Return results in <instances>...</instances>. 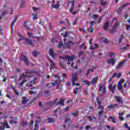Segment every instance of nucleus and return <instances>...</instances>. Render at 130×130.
Wrapping results in <instances>:
<instances>
[{"instance_id": "1", "label": "nucleus", "mask_w": 130, "mask_h": 130, "mask_svg": "<svg viewBox=\"0 0 130 130\" xmlns=\"http://www.w3.org/2000/svg\"><path fill=\"white\" fill-rule=\"evenodd\" d=\"M20 80H22L19 83V86L20 87H23L24 83L26 82L25 87H27V88H31L30 90H34V89H35V86H33V85H35L36 83V80H37L36 77H32V76H29L22 74L19 76L18 81H20Z\"/></svg>"}, {"instance_id": "2", "label": "nucleus", "mask_w": 130, "mask_h": 130, "mask_svg": "<svg viewBox=\"0 0 130 130\" xmlns=\"http://www.w3.org/2000/svg\"><path fill=\"white\" fill-rule=\"evenodd\" d=\"M53 77H55V78H57V80H59V81L57 82V80H54V82H52L51 84L53 87L54 86H57L56 89L58 90L59 89V86L60 85V77L58 76V74L54 75Z\"/></svg>"}, {"instance_id": "3", "label": "nucleus", "mask_w": 130, "mask_h": 130, "mask_svg": "<svg viewBox=\"0 0 130 130\" xmlns=\"http://www.w3.org/2000/svg\"><path fill=\"white\" fill-rule=\"evenodd\" d=\"M20 60L22 61H24L25 64L26 66H29L30 63H29V60H28V58L27 56H26L25 55H24V53H22L20 57Z\"/></svg>"}, {"instance_id": "4", "label": "nucleus", "mask_w": 130, "mask_h": 130, "mask_svg": "<svg viewBox=\"0 0 130 130\" xmlns=\"http://www.w3.org/2000/svg\"><path fill=\"white\" fill-rule=\"evenodd\" d=\"M59 58H61L64 61H73L74 59H75V57H71V56H67L65 57L60 56Z\"/></svg>"}, {"instance_id": "5", "label": "nucleus", "mask_w": 130, "mask_h": 130, "mask_svg": "<svg viewBox=\"0 0 130 130\" xmlns=\"http://www.w3.org/2000/svg\"><path fill=\"white\" fill-rule=\"evenodd\" d=\"M78 80V75L76 73H74L72 74V78L71 79V82L72 83L73 86H75V82L76 81Z\"/></svg>"}, {"instance_id": "6", "label": "nucleus", "mask_w": 130, "mask_h": 130, "mask_svg": "<svg viewBox=\"0 0 130 130\" xmlns=\"http://www.w3.org/2000/svg\"><path fill=\"white\" fill-rule=\"evenodd\" d=\"M49 53L50 56L53 58V59H55V58L56 56H57V54H55L54 52L53 51V49L52 48H50L49 50Z\"/></svg>"}, {"instance_id": "7", "label": "nucleus", "mask_w": 130, "mask_h": 130, "mask_svg": "<svg viewBox=\"0 0 130 130\" xmlns=\"http://www.w3.org/2000/svg\"><path fill=\"white\" fill-rule=\"evenodd\" d=\"M17 19H18V17L17 16H15L14 20L12 21V22L11 23L12 34H13V32H14V26H15V23L17 22Z\"/></svg>"}, {"instance_id": "8", "label": "nucleus", "mask_w": 130, "mask_h": 130, "mask_svg": "<svg viewBox=\"0 0 130 130\" xmlns=\"http://www.w3.org/2000/svg\"><path fill=\"white\" fill-rule=\"evenodd\" d=\"M109 89L113 94L115 93V89H116V84H114L113 86L112 84L109 85Z\"/></svg>"}, {"instance_id": "9", "label": "nucleus", "mask_w": 130, "mask_h": 130, "mask_svg": "<svg viewBox=\"0 0 130 130\" xmlns=\"http://www.w3.org/2000/svg\"><path fill=\"white\" fill-rule=\"evenodd\" d=\"M24 40L26 44L30 45L32 47L34 46L33 42H32V40H30V39L28 38H24Z\"/></svg>"}, {"instance_id": "10", "label": "nucleus", "mask_w": 130, "mask_h": 130, "mask_svg": "<svg viewBox=\"0 0 130 130\" xmlns=\"http://www.w3.org/2000/svg\"><path fill=\"white\" fill-rule=\"evenodd\" d=\"M130 4L129 3H126L123 5H122V7H120L119 8L118 11H117V14H120L121 13V11H122V9L125 8V7L127 6H129Z\"/></svg>"}, {"instance_id": "11", "label": "nucleus", "mask_w": 130, "mask_h": 130, "mask_svg": "<svg viewBox=\"0 0 130 130\" xmlns=\"http://www.w3.org/2000/svg\"><path fill=\"white\" fill-rule=\"evenodd\" d=\"M56 106H64V99H61L59 102H58Z\"/></svg>"}, {"instance_id": "12", "label": "nucleus", "mask_w": 130, "mask_h": 130, "mask_svg": "<svg viewBox=\"0 0 130 130\" xmlns=\"http://www.w3.org/2000/svg\"><path fill=\"white\" fill-rule=\"evenodd\" d=\"M115 99L116 100V102H118V103L123 104V101H122V98H120L119 96H115Z\"/></svg>"}, {"instance_id": "13", "label": "nucleus", "mask_w": 130, "mask_h": 130, "mask_svg": "<svg viewBox=\"0 0 130 130\" xmlns=\"http://www.w3.org/2000/svg\"><path fill=\"white\" fill-rule=\"evenodd\" d=\"M107 62L108 64L111 63L112 66H114L115 64V59L114 58L109 59L107 60Z\"/></svg>"}, {"instance_id": "14", "label": "nucleus", "mask_w": 130, "mask_h": 130, "mask_svg": "<svg viewBox=\"0 0 130 130\" xmlns=\"http://www.w3.org/2000/svg\"><path fill=\"white\" fill-rule=\"evenodd\" d=\"M126 61L127 60H123L121 62H120L118 66L116 67V70H119V69H120V68L123 66L124 62H126Z\"/></svg>"}, {"instance_id": "15", "label": "nucleus", "mask_w": 130, "mask_h": 130, "mask_svg": "<svg viewBox=\"0 0 130 130\" xmlns=\"http://www.w3.org/2000/svg\"><path fill=\"white\" fill-rule=\"evenodd\" d=\"M57 100L58 99L57 98L55 99L54 101H51L47 103L48 105H50V106H52V105H54L56 102H57Z\"/></svg>"}, {"instance_id": "16", "label": "nucleus", "mask_w": 130, "mask_h": 130, "mask_svg": "<svg viewBox=\"0 0 130 130\" xmlns=\"http://www.w3.org/2000/svg\"><path fill=\"white\" fill-rule=\"evenodd\" d=\"M108 120L111 121L113 123H116V118L112 116L109 117Z\"/></svg>"}, {"instance_id": "17", "label": "nucleus", "mask_w": 130, "mask_h": 130, "mask_svg": "<svg viewBox=\"0 0 130 130\" xmlns=\"http://www.w3.org/2000/svg\"><path fill=\"white\" fill-rule=\"evenodd\" d=\"M123 115H124V112L118 113L119 118L120 120H121V121H123V120H124V118H123Z\"/></svg>"}, {"instance_id": "18", "label": "nucleus", "mask_w": 130, "mask_h": 130, "mask_svg": "<svg viewBox=\"0 0 130 130\" xmlns=\"http://www.w3.org/2000/svg\"><path fill=\"white\" fill-rule=\"evenodd\" d=\"M108 28H109V21H107L103 26V29L106 31V30H108Z\"/></svg>"}, {"instance_id": "19", "label": "nucleus", "mask_w": 130, "mask_h": 130, "mask_svg": "<svg viewBox=\"0 0 130 130\" xmlns=\"http://www.w3.org/2000/svg\"><path fill=\"white\" fill-rule=\"evenodd\" d=\"M23 100L21 102L22 104H27L28 103V101H29V100L27 99V97L26 96H23L22 98Z\"/></svg>"}, {"instance_id": "20", "label": "nucleus", "mask_w": 130, "mask_h": 130, "mask_svg": "<svg viewBox=\"0 0 130 130\" xmlns=\"http://www.w3.org/2000/svg\"><path fill=\"white\" fill-rule=\"evenodd\" d=\"M118 107V105L117 104H115L114 105H110L108 106L107 107V108H108V109H111V108H114L115 107H116L117 108Z\"/></svg>"}, {"instance_id": "21", "label": "nucleus", "mask_w": 130, "mask_h": 130, "mask_svg": "<svg viewBox=\"0 0 130 130\" xmlns=\"http://www.w3.org/2000/svg\"><path fill=\"white\" fill-rule=\"evenodd\" d=\"M74 45V43L73 42L69 41L66 44V46L68 48H71V46Z\"/></svg>"}, {"instance_id": "22", "label": "nucleus", "mask_w": 130, "mask_h": 130, "mask_svg": "<svg viewBox=\"0 0 130 130\" xmlns=\"http://www.w3.org/2000/svg\"><path fill=\"white\" fill-rule=\"evenodd\" d=\"M98 79V77H96L93 78L91 81L90 83L92 85H94L97 83V80Z\"/></svg>"}, {"instance_id": "23", "label": "nucleus", "mask_w": 130, "mask_h": 130, "mask_svg": "<svg viewBox=\"0 0 130 130\" xmlns=\"http://www.w3.org/2000/svg\"><path fill=\"white\" fill-rule=\"evenodd\" d=\"M44 94L46 95V96H51L52 95V93L50 92V91L47 90V89H45L44 91Z\"/></svg>"}, {"instance_id": "24", "label": "nucleus", "mask_w": 130, "mask_h": 130, "mask_svg": "<svg viewBox=\"0 0 130 130\" xmlns=\"http://www.w3.org/2000/svg\"><path fill=\"white\" fill-rule=\"evenodd\" d=\"M21 125L24 127L27 126L28 125V121L26 120H22L21 122Z\"/></svg>"}, {"instance_id": "25", "label": "nucleus", "mask_w": 130, "mask_h": 130, "mask_svg": "<svg viewBox=\"0 0 130 130\" xmlns=\"http://www.w3.org/2000/svg\"><path fill=\"white\" fill-rule=\"evenodd\" d=\"M71 114L74 116V117H77L79 114V111L75 110L74 113H71Z\"/></svg>"}, {"instance_id": "26", "label": "nucleus", "mask_w": 130, "mask_h": 130, "mask_svg": "<svg viewBox=\"0 0 130 130\" xmlns=\"http://www.w3.org/2000/svg\"><path fill=\"white\" fill-rule=\"evenodd\" d=\"M51 7L52 8H53V9H59V7H60L59 1H58L57 4L55 5H54L53 6H51Z\"/></svg>"}, {"instance_id": "27", "label": "nucleus", "mask_w": 130, "mask_h": 130, "mask_svg": "<svg viewBox=\"0 0 130 130\" xmlns=\"http://www.w3.org/2000/svg\"><path fill=\"white\" fill-rule=\"evenodd\" d=\"M41 96H42V93L41 92H39L37 95L36 96H35V98H34V100H37V99H39V98H40V97H41Z\"/></svg>"}, {"instance_id": "28", "label": "nucleus", "mask_w": 130, "mask_h": 130, "mask_svg": "<svg viewBox=\"0 0 130 130\" xmlns=\"http://www.w3.org/2000/svg\"><path fill=\"white\" fill-rule=\"evenodd\" d=\"M3 126H4V128H11V127L9 125V123L8 121L4 122L3 124Z\"/></svg>"}, {"instance_id": "29", "label": "nucleus", "mask_w": 130, "mask_h": 130, "mask_svg": "<svg viewBox=\"0 0 130 130\" xmlns=\"http://www.w3.org/2000/svg\"><path fill=\"white\" fill-rule=\"evenodd\" d=\"M55 69H57V67L56 66H55V63H53L50 67V71H52V70H54Z\"/></svg>"}, {"instance_id": "30", "label": "nucleus", "mask_w": 130, "mask_h": 130, "mask_svg": "<svg viewBox=\"0 0 130 130\" xmlns=\"http://www.w3.org/2000/svg\"><path fill=\"white\" fill-rule=\"evenodd\" d=\"M107 4L108 3L107 1L104 2V0H101V5L103 6V7H105V6L107 5Z\"/></svg>"}, {"instance_id": "31", "label": "nucleus", "mask_w": 130, "mask_h": 130, "mask_svg": "<svg viewBox=\"0 0 130 130\" xmlns=\"http://www.w3.org/2000/svg\"><path fill=\"white\" fill-rule=\"evenodd\" d=\"M117 30V29L116 28H114V27H113V29H110L109 30V32H110V33H112V34H114V33H116Z\"/></svg>"}, {"instance_id": "32", "label": "nucleus", "mask_w": 130, "mask_h": 130, "mask_svg": "<svg viewBox=\"0 0 130 130\" xmlns=\"http://www.w3.org/2000/svg\"><path fill=\"white\" fill-rule=\"evenodd\" d=\"M47 120H48L49 123L54 122V120L52 119V118H48V119H46V121Z\"/></svg>"}, {"instance_id": "33", "label": "nucleus", "mask_w": 130, "mask_h": 130, "mask_svg": "<svg viewBox=\"0 0 130 130\" xmlns=\"http://www.w3.org/2000/svg\"><path fill=\"white\" fill-rule=\"evenodd\" d=\"M36 118H37V122L38 123H39V122H41V121H42V119L41 118V117L37 116Z\"/></svg>"}, {"instance_id": "34", "label": "nucleus", "mask_w": 130, "mask_h": 130, "mask_svg": "<svg viewBox=\"0 0 130 130\" xmlns=\"http://www.w3.org/2000/svg\"><path fill=\"white\" fill-rule=\"evenodd\" d=\"M128 46H129V45H126V47L120 48V50H122V52H124L125 49H126V47H128Z\"/></svg>"}, {"instance_id": "35", "label": "nucleus", "mask_w": 130, "mask_h": 130, "mask_svg": "<svg viewBox=\"0 0 130 130\" xmlns=\"http://www.w3.org/2000/svg\"><path fill=\"white\" fill-rule=\"evenodd\" d=\"M101 39L103 41V43H105L106 44L108 43V41L107 40V39L105 38H102Z\"/></svg>"}, {"instance_id": "36", "label": "nucleus", "mask_w": 130, "mask_h": 130, "mask_svg": "<svg viewBox=\"0 0 130 130\" xmlns=\"http://www.w3.org/2000/svg\"><path fill=\"white\" fill-rule=\"evenodd\" d=\"M124 38V37L123 36V35H121L120 36V38L119 39L118 43H121L122 42V40H123V39Z\"/></svg>"}, {"instance_id": "37", "label": "nucleus", "mask_w": 130, "mask_h": 130, "mask_svg": "<svg viewBox=\"0 0 130 130\" xmlns=\"http://www.w3.org/2000/svg\"><path fill=\"white\" fill-rule=\"evenodd\" d=\"M38 54H39V53L36 50H35L32 52V55H34L35 57H36Z\"/></svg>"}, {"instance_id": "38", "label": "nucleus", "mask_w": 130, "mask_h": 130, "mask_svg": "<svg viewBox=\"0 0 130 130\" xmlns=\"http://www.w3.org/2000/svg\"><path fill=\"white\" fill-rule=\"evenodd\" d=\"M59 63L60 67H61L62 68L63 70H66V69H67V67H66L64 66H63V64H62V63H61V60H59Z\"/></svg>"}, {"instance_id": "39", "label": "nucleus", "mask_w": 130, "mask_h": 130, "mask_svg": "<svg viewBox=\"0 0 130 130\" xmlns=\"http://www.w3.org/2000/svg\"><path fill=\"white\" fill-rule=\"evenodd\" d=\"M75 9V5H74V4L71 5V7L69 10L70 13H72V12H73V11H74V9Z\"/></svg>"}, {"instance_id": "40", "label": "nucleus", "mask_w": 130, "mask_h": 130, "mask_svg": "<svg viewBox=\"0 0 130 130\" xmlns=\"http://www.w3.org/2000/svg\"><path fill=\"white\" fill-rule=\"evenodd\" d=\"M114 55H115V53L113 52H111L109 53V56H110V57H113Z\"/></svg>"}, {"instance_id": "41", "label": "nucleus", "mask_w": 130, "mask_h": 130, "mask_svg": "<svg viewBox=\"0 0 130 130\" xmlns=\"http://www.w3.org/2000/svg\"><path fill=\"white\" fill-rule=\"evenodd\" d=\"M118 89L119 91H121V90H123V87H122L121 84H118Z\"/></svg>"}, {"instance_id": "42", "label": "nucleus", "mask_w": 130, "mask_h": 130, "mask_svg": "<svg viewBox=\"0 0 130 130\" xmlns=\"http://www.w3.org/2000/svg\"><path fill=\"white\" fill-rule=\"evenodd\" d=\"M96 102L98 104V105H101L102 102L99 101V96H98L96 98Z\"/></svg>"}, {"instance_id": "43", "label": "nucleus", "mask_w": 130, "mask_h": 130, "mask_svg": "<svg viewBox=\"0 0 130 130\" xmlns=\"http://www.w3.org/2000/svg\"><path fill=\"white\" fill-rule=\"evenodd\" d=\"M107 93V91L106 90V87H104L103 88L102 94L103 95H105Z\"/></svg>"}, {"instance_id": "44", "label": "nucleus", "mask_w": 130, "mask_h": 130, "mask_svg": "<svg viewBox=\"0 0 130 130\" xmlns=\"http://www.w3.org/2000/svg\"><path fill=\"white\" fill-rule=\"evenodd\" d=\"M118 25H119L118 22H116V23L114 25L113 28H114L115 29H117V27H118Z\"/></svg>"}, {"instance_id": "45", "label": "nucleus", "mask_w": 130, "mask_h": 130, "mask_svg": "<svg viewBox=\"0 0 130 130\" xmlns=\"http://www.w3.org/2000/svg\"><path fill=\"white\" fill-rule=\"evenodd\" d=\"M87 31L88 32H90V33H92V32H94V28H90L88 27L87 28Z\"/></svg>"}, {"instance_id": "46", "label": "nucleus", "mask_w": 130, "mask_h": 130, "mask_svg": "<svg viewBox=\"0 0 130 130\" xmlns=\"http://www.w3.org/2000/svg\"><path fill=\"white\" fill-rule=\"evenodd\" d=\"M23 25L25 28H27L28 30H30V27H28V25L27 24V21H24Z\"/></svg>"}, {"instance_id": "47", "label": "nucleus", "mask_w": 130, "mask_h": 130, "mask_svg": "<svg viewBox=\"0 0 130 130\" xmlns=\"http://www.w3.org/2000/svg\"><path fill=\"white\" fill-rule=\"evenodd\" d=\"M21 8H24L25 6V0H21Z\"/></svg>"}, {"instance_id": "48", "label": "nucleus", "mask_w": 130, "mask_h": 130, "mask_svg": "<svg viewBox=\"0 0 130 130\" xmlns=\"http://www.w3.org/2000/svg\"><path fill=\"white\" fill-rule=\"evenodd\" d=\"M82 83H85L86 85H88V86H90V82L87 80H83Z\"/></svg>"}, {"instance_id": "49", "label": "nucleus", "mask_w": 130, "mask_h": 130, "mask_svg": "<svg viewBox=\"0 0 130 130\" xmlns=\"http://www.w3.org/2000/svg\"><path fill=\"white\" fill-rule=\"evenodd\" d=\"M8 14V10H5L3 11L2 13L3 17H5V15H7Z\"/></svg>"}, {"instance_id": "50", "label": "nucleus", "mask_w": 130, "mask_h": 130, "mask_svg": "<svg viewBox=\"0 0 130 130\" xmlns=\"http://www.w3.org/2000/svg\"><path fill=\"white\" fill-rule=\"evenodd\" d=\"M10 88L11 89H12L14 91H16L17 90V87L16 86H14L13 85H10Z\"/></svg>"}, {"instance_id": "51", "label": "nucleus", "mask_w": 130, "mask_h": 130, "mask_svg": "<svg viewBox=\"0 0 130 130\" xmlns=\"http://www.w3.org/2000/svg\"><path fill=\"white\" fill-rule=\"evenodd\" d=\"M32 16H34L32 18L33 20H36L37 19V14L34 13L32 14Z\"/></svg>"}, {"instance_id": "52", "label": "nucleus", "mask_w": 130, "mask_h": 130, "mask_svg": "<svg viewBox=\"0 0 130 130\" xmlns=\"http://www.w3.org/2000/svg\"><path fill=\"white\" fill-rule=\"evenodd\" d=\"M103 108H104V106H102L101 105H99V107H98L97 109H101V110H103Z\"/></svg>"}, {"instance_id": "53", "label": "nucleus", "mask_w": 130, "mask_h": 130, "mask_svg": "<svg viewBox=\"0 0 130 130\" xmlns=\"http://www.w3.org/2000/svg\"><path fill=\"white\" fill-rule=\"evenodd\" d=\"M80 31H81V32H84V33H86V32L87 31V30L85 28V27H84L83 28H80Z\"/></svg>"}, {"instance_id": "54", "label": "nucleus", "mask_w": 130, "mask_h": 130, "mask_svg": "<svg viewBox=\"0 0 130 130\" xmlns=\"http://www.w3.org/2000/svg\"><path fill=\"white\" fill-rule=\"evenodd\" d=\"M124 80L123 79H120L118 82V85H121V83H124Z\"/></svg>"}, {"instance_id": "55", "label": "nucleus", "mask_w": 130, "mask_h": 130, "mask_svg": "<svg viewBox=\"0 0 130 130\" xmlns=\"http://www.w3.org/2000/svg\"><path fill=\"white\" fill-rule=\"evenodd\" d=\"M57 46H58V48H61V46H62V43L59 42V43L58 44Z\"/></svg>"}, {"instance_id": "56", "label": "nucleus", "mask_w": 130, "mask_h": 130, "mask_svg": "<svg viewBox=\"0 0 130 130\" xmlns=\"http://www.w3.org/2000/svg\"><path fill=\"white\" fill-rule=\"evenodd\" d=\"M32 10L34 11V12H37L38 10H39V8H36L35 7H32Z\"/></svg>"}, {"instance_id": "57", "label": "nucleus", "mask_w": 130, "mask_h": 130, "mask_svg": "<svg viewBox=\"0 0 130 130\" xmlns=\"http://www.w3.org/2000/svg\"><path fill=\"white\" fill-rule=\"evenodd\" d=\"M62 78H65V79H67V77H68V75H67L66 73H63V74H62Z\"/></svg>"}, {"instance_id": "58", "label": "nucleus", "mask_w": 130, "mask_h": 130, "mask_svg": "<svg viewBox=\"0 0 130 130\" xmlns=\"http://www.w3.org/2000/svg\"><path fill=\"white\" fill-rule=\"evenodd\" d=\"M94 23H95V21H91L90 22V24H91V25L90 26V28H93Z\"/></svg>"}, {"instance_id": "59", "label": "nucleus", "mask_w": 130, "mask_h": 130, "mask_svg": "<svg viewBox=\"0 0 130 130\" xmlns=\"http://www.w3.org/2000/svg\"><path fill=\"white\" fill-rule=\"evenodd\" d=\"M91 17L93 19H96V18H98V15H97L96 14H93Z\"/></svg>"}, {"instance_id": "60", "label": "nucleus", "mask_w": 130, "mask_h": 130, "mask_svg": "<svg viewBox=\"0 0 130 130\" xmlns=\"http://www.w3.org/2000/svg\"><path fill=\"white\" fill-rule=\"evenodd\" d=\"M39 128L38 127V124L37 123L35 124V128L34 130H37V129Z\"/></svg>"}, {"instance_id": "61", "label": "nucleus", "mask_w": 130, "mask_h": 130, "mask_svg": "<svg viewBox=\"0 0 130 130\" xmlns=\"http://www.w3.org/2000/svg\"><path fill=\"white\" fill-rule=\"evenodd\" d=\"M87 118L90 120V121H93V118L91 116H87Z\"/></svg>"}, {"instance_id": "62", "label": "nucleus", "mask_w": 130, "mask_h": 130, "mask_svg": "<svg viewBox=\"0 0 130 130\" xmlns=\"http://www.w3.org/2000/svg\"><path fill=\"white\" fill-rule=\"evenodd\" d=\"M30 74H32V72H31V71L28 70L27 71H25V75H28Z\"/></svg>"}, {"instance_id": "63", "label": "nucleus", "mask_w": 130, "mask_h": 130, "mask_svg": "<svg viewBox=\"0 0 130 130\" xmlns=\"http://www.w3.org/2000/svg\"><path fill=\"white\" fill-rule=\"evenodd\" d=\"M116 78H120V77H121V73H119L117 74V75H116Z\"/></svg>"}, {"instance_id": "64", "label": "nucleus", "mask_w": 130, "mask_h": 130, "mask_svg": "<svg viewBox=\"0 0 130 130\" xmlns=\"http://www.w3.org/2000/svg\"><path fill=\"white\" fill-rule=\"evenodd\" d=\"M49 85H50V83H47V84H46V87H47V88H48V89H50V88H51V86H49Z\"/></svg>"}]
</instances>
